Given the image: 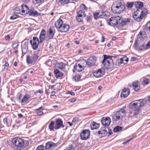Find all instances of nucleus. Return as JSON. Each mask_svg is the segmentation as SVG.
I'll return each mask as SVG.
<instances>
[{
  "instance_id": "1",
  "label": "nucleus",
  "mask_w": 150,
  "mask_h": 150,
  "mask_svg": "<svg viewBox=\"0 0 150 150\" xmlns=\"http://www.w3.org/2000/svg\"><path fill=\"white\" fill-rule=\"evenodd\" d=\"M147 10L145 8L143 9H137L134 12L132 17L136 21H140L147 14Z\"/></svg>"
},
{
  "instance_id": "2",
  "label": "nucleus",
  "mask_w": 150,
  "mask_h": 150,
  "mask_svg": "<svg viewBox=\"0 0 150 150\" xmlns=\"http://www.w3.org/2000/svg\"><path fill=\"white\" fill-rule=\"evenodd\" d=\"M103 56L104 59L102 63L105 68L107 69L112 68L114 66V63L112 58L113 57L107 55H104Z\"/></svg>"
},
{
  "instance_id": "3",
  "label": "nucleus",
  "mask_w": 150,
  "mask_h": 150,
  "mask_svg": "<svg viewBox=\"0 0 150 150\" xmlns=\"http://www.w3.org/2000/svg\"><path fill=\"white\" fill-rule=\"evenodd\" d=\"M125 8V4L122 0H118L116 2V6L112 8V10L114 13H120L123 11Z\"/></svg>"
},
{
  "instance_id": "4",
  "label": "nucleus",
  "mask_w": 150,
  "mask_h": 150,
  "mask_svg": "<svg viewBox=\"0 0 150 150\" xmlns=\"http://www.w3.org/2000/svg\"><path fill=\"white\" fill-rule=\"evenodd\" d=\"M146 103V100L145 99L137 100L132 102L130 104L129 107L131 109L135 108H139L141 106H144Z\"/></svg>"
},
{
  "instance_id": "5",
  "label": "nucleus",
  "mask_w": 150,
  "mask_h": 150,
  "mask_svg": "<svg viewBox=\"0 0 150 150\" xmlns=\"http://www.w3.org/2000/svg\"><path fill=\"white\" fill-rule=\"evenodd\" d=\"M12 142L14 145L13 146L14 150H21V147L23 145V140L19 138H15L12 140Z\"/></svg>"
},
{
  "instance_id": "6",
  "label": "nucleus",
  "mask_w": 150,
  "mask_h": 150,
  "mask_svg": "<svg viewBox=\"0 0 150 150\" xmlns=\"http://www.w3.org/2000/svg\"><path fill=\"white\" fill-rule=\"evenodd\" d=\"M125 111L123 109H120L119 111H117L113 117L114 121H117L125 115Z\"/></svg>"
},
{
  "instance_id": "7",
  "label": "nucleus",
  "mask_w": 150,
  "mask_h": 150,
  "mask_svg": "<svg viewBox=\"0 0 150 150\" xmlns=\"http://www.w3.org/2000/svg\"><path fill=\"white\" fill-rule=\"evenodd\" d=\"M96 61V57L95 56H93L89 58L87 61L84 60L83 61L86 65L87 64L90 66H93L95 65Z\"/></svg>"
},
{
  "instance_id": "8",
  "label": "nucleus",
  "mask_w": 150,
  "mask_h": 150,
  "mask_svg": "<svg viewBox=\"0 0 150 150\" xmlns=\"http://www.w3.org/2000/svg\"><path fill=\"white\" fill-rule=\"evenodd\" d=\"M63 122H51L49 126V127L51 131L53 130L54 129H58L61 126L63 127L64 126L62 124Z\"/></svg>"
},
{
  "instance_id": "9",
  "label": "nucleus",
  "mask_w": 150,
  "mask_h": 150,
  "mask_svg": "<svg viewBox=\"0 0 150 150\" xmlns=\"http://www.w3.org/2000/svg\"><path fill=\"white\" fill-rule=\"evenodd\" d=\"M30 43L33 49L35 50L39 44V39L37 37H34L33 39L30 40Z\"/></svg>"
},
{
  "instance_id": "10",
  "label": "nucleus",
  "mask_w": 150,
  "mask_h": 150,
  "mask_svg": "<svg viewBox=\"0 0 150 150\" xmlns=\"http://www.w3.org/2000/svg\"><path fill=\"white\" fill-rule=\"evenodd\" d=\"M90 131L88 129L83 130L81 134V139L85 140L88 138L90 135Z\"/></svg>"
},
{
  "instance_id": "11",
  "label": "nucleus",
  "mask_w": 150,
  "mask_h": 150,
  "mask_svg": "<svg viewBox=\"0 0 150 150\" xmlns=\"http://www.w3.org/2000/svg\"><path fill=\"white\" fill-rule=\"evenodd\" d=\"M69 26L66 23L63 24L58 31L62 33L66 32L69 30Z\"/></svg>"
},
{
  "instance_id": "12",
  "label": "nucleus",
  "mask_w": 150,
  "mask_h": 150,
  "mask_svg": "<svg viewBox=\"0 0 150 150\" xmlns=\"http://www.w3.org/2000/svg\"><path fill=\"white\" fill-rule=\"evenodd\" d=\"M104 74V72L100 69H98L93 73L94 76L97 78L102 76Z\"/></svg>"
},
{
  "instance_id": "13",
  "label": "nucleus",
  "mask_w": 150,
  "mask_h": 150,
  "mask_svg": "<svg viewBox=\"0 0 150 150\" xmlns=\"http://www.w3.org/2000/svg\"><path fill=\"white\" fill-rule=\"evenodd\" d=\"M21 8L22 15H24L28 14L29 11V8L27 5L23 4L21 5Z\"/></svg>"
},
{
  "instance_id": "14",
  "label": "nucleus",
  "mask_w": 150,
  "mask_h": 150,
  "mask_svg": "<svg viewBox=\"0 0 150 150\" xmlns=\"http://www.w3.org/2000/svg\"><path fill=\"white\" fill-rule=\"evenodd\" d=\"M49 38L50 39H52L53 37L55 32V30L54 27L53 26H52L49 29Z\"/></svg>"
},
{
  "instance_id": "15",
  "label": "nucleus",
  "mask_w": 150,
  "mask_h": 150,
  "mask_svg": "<svg viewBox=\"0 0 150 150\" xmlns=\"http://www.w3.org/2000/svg\"><path fill=\"white\" fill-rule=\"evenodd\" d=\"M107 21L108 24L111 26H114L117 25L115 17L111 18Z\"/></svg>"
},
{
  "instance_id": "16",
  "label": "nucleus",
  "mask_w": 150,
  "mask_h": 150,
  "mask_svg": "<svg viewBox=\"0 0 150 150\" xmlns=\"http://www.w3.org/2000/svg\"><path fill=\"white\" fill-rule=\"evenodd\" d=\"M129 88H125L123 89L121 95V97L125 98L129 95Z\"/></svg>"
},
{
  "instance_id": "17",
  "label": "nucleus",
  "mask_w": 150,
  "mask_h": 150,
  "mask_svg": "<svg viewBox=\"0 0 150 150\" xmlns=\"http://www.w3.org/2000/svg\"><path fill=\"white\" fill-rule=\"evenodd\" d=\"M28 14L30 16H38L39 15H40L33 8H32L30 10H29Z\"/></svg>"
},
{
  "instance_id": "18",
  "label": "nucleus",
  "mask_w": 150,
  "mask_h": 150,
  "mask_svg": "<svg viewBox=\"0 0 150 150\" xmlns=\"http://www.w3.org/2000/svg\"><path fill=\"white\" fill-rule=\"evenodd\" d=\"M46 33V31L45 30H42L39 37L40 42H42L45 39Z\"/></svg>"
},
{
  "instance_id": "19",
  "label": "nucleus",
  "mask_w": 150,
  "mask_h": 150,
  "mask_svg": "<svg viewBox=\"0 0 150 150\" xmlns=\"http://www.w3.org/2000/svg\"><path fill=\"white\" fill-rule=\"evenodd\" d=\"M55 146V144L52 142H48L46 144L45 149L47 150H50Z\"/></svg>"
},
{
  "instance_id": "20",
  "label": "nucleus",
  "mask_w": 150,
  "mask_h": 150,
  "mask_svg": "<svg viewBox=\"0 0 150 150\" xmlns=\"http://www.w3.org/2000/svg\"><path fill=\"white\" fill-rule=\"evenodd\" d=\"M63 24L62 21L60 19H59L55 23V25L57 30H58Z\"/></svg>"
},
{
  "instance_id": "21",
  "label": "nucleus",
  "mask_w": 150,
  "mask_h": 150,
  "mask_svg": "<svg viewBox=\"0 0 150 150\" xmlns=\"http://www.w3.org/2000/svg\"><path fill=\"white\" fill-rule=\"evenodd\" d=\"M74 69L77 71L80 72L84 69L83 67L79 64H76L74 67Z\"/></svg>"
},
{
  "instance_id": "22",
  "label": "nucleus",
  "mask_w": 150,
  "mask_h": 150,
  "mask_svg": "<svg viewBox=\"0 0 150 150\" xmlns=\"http://www.w3.org/2000/svg\"><path fill=\"white\" fill-rule=\"evenodd\" d=\"M100 17L102 18H106L110 15V13L107 11L100 12Z\"/></svg>"
},
{
  "instance_id": "23",
  "label": "nucleus",
  "mask_w": 150,
  "mask_h": 150,
  "mask_svg": "<svg viewBox=\"0 0 150 150\" xmlns=\"http://www.w3.org/2000/svg\"><path fill=\"white\" fill-rule=\"evenodd\" d=\"M150 48V41H149L146 45H142L139 47V50H142L144 49H147Z\"/></svg>"
},
{
  "instance_id": "24",
  "label": "nucleus",
  "mask_w": 150,
  "mask_h": 150,
  "mask_svg": "<svg viewBox=\"0 0 150 150\" xmlns=\"http://www.w3.org/2000/svg\"><path fill=\"white\" fill-rule=\"evenodd\" d=\"M98 134H101L102 136H105L107 134V131L104 128H101L98 132Z\"/></svg>"
},
{
  "instance_id": "25",
  "label": "nucleus",
  "mask_w": 150,
  "mask_h": 150,
  "mask_svg": "<svg viewBox=\"0 0 150 150\" xmlns=\"http://www.w3.org/2000/svg\"><path fill=\"white\" fill-rule=\"evenodd\" d=\"M100 124L96 122H91L90 126L92 129H96L100 127Z\"/></svg>"
},
{
  "instance_id": "26",
  "label": "nucleus",
  "mask_w": 150,
  "mask_h": 150,
  "mask_svg": "<svg viewBox=\"0 0 150 150\" xmlns=\"http://www.w3.org/2000/svg\"><path fill=\"white\" fill-rule=\"evenodd\" d=\"M54 74L56 78L62 77L63 76L62 73L59 71L57 69H56L54 70Z\"/></svg>"
},
{
  "instance_id": "27",
  "label": "nucleus",
  "mask_w": 150,
  "mask_h": 150,
  "mask_svg": "<svg viewBox=\"0 0 150 150\" xmlns=\"http://www.w3.org/2000/svg\"><path fill=\"white\" fill-rule=\"evenodd\" d=\"M143 4L142 2H135L134 3V6L137 8V9H142L141 8L143 6Z\"/></svg>"
},
{
  "instance_id": "28",
  "label": "nucleus",
  "mask_w": 150,
  "mask_h": 150,
  "mask_svg": "<svg viewBox=\"0 0 150 150\" xmlns=\"http://www.w3.org/2000/svg\"><path fill=\"white\" fill-rule=\"evenodd\" d=\"M132 85L135 91H138L139 90L140 87L137 81L133 82L132 83Z\"/></svg>"
},
{
  "instance_id": "29",
  "label": "nucleus",
  "mask_w": 150,
  "mask_h": 150,
  "mask_svg": "<svg viewBox=\"0 0 150 150\" xmlns=\"http://www.w3.org/2000/svg\"><path fill=\"white\" fill-rule=\"evenodd\" d=\"M30 98V96L29 95H25L21 101L22 103H26Z\"/></svg>"
},
{
  "instance_id": "30",
  "label": "nucleus",
  "mask_w": 150,
  "mask_h": 150,
  "mask_svg": "<svg viewBox=\"0 0 150 150\" xmlns=\"http://www.w3.org/2000/svg\"><path fill=\"white\" fill-rule=\"evenodd\" d=\"M77 15L81 17H84L86 15L83 10H80L77 12Z\"/></svg>"
},
{
  "instance_id": "31",
  "label": "nucleus",
  "mask_w": 150,
  "mask_h": 150,
  "mask_svg": "<svg viewBox=\"0 0 150 150\" xmlns=\"http://www.w3.org/2000/svg\"><path fill=\"white\" fill-rule=\"evenodd\" d=\"M117 24L121 25L123 20V18L120 16H115Z\"/></svg>"
},
{
  "instance_id": "32",
  "label": "nucleus",
  "mask_w": 150,
  "mask_h": 150,
  "mask_svg": "<svg viewBox=\"0 0 150 150\" xmlns=\"http://www.w3.org/2000/svg\"><path fill=\"white\" fill-rule=\"evenodd\" d=\"M130 19L129 18L125 19L124 20H123V19L121 25L123 26L127 24L130 22Z\"/></svg>"
},
{
  "instance_id": "33",
  "label": "nucleus",
  "mask_w": 150,
  "mask_h": 150,
  "mask_svg": "<svg viewBox=\"0 0 150 150\" xmlns=\"http://www.w3.org/2000/svg\"><path fill=\"white\" fill-rule=\"evenodd\" d=\"M26 61L27 63L28 64H32L34 62L32 58H31L29 56H27L26 58Z\"/></svg>"
},
{
  "instance_id": "34",
  "label": "nucleus",
  "mask_w": 150,
  "mask_h": 150,
  "mask_svg": "<svg viewBox=\"0 0 150 150\" xmlns=\"http://www.w3.org/2000/svg\"><path fill=\"white\" fill-rule=\"evenodd\" d=\"M111 122V119L109 117H103L101 119V122Z\"/></svg>"
},
{
  "instance_id": "35",
  "label": "nucleus",
  "mask_w": 150,
  "mask_h": 150,
  "mask_svg": "<svg viewBox=\"0 0 150 150\" xmlns=\"http://www.w3.org/2000/svg\"><path fill=\"white\" fill-rule=\"evenodd\" d=\"M122 127L117 126L115 127L113 129V131L114 132H117L120 131L122 129Z\"/></svg>"
},
{
  "instance_id": "36",
  "label": "nucleus",
  "mask_w": 150,
  "mask_h": 150,
  "mask_svg": "<svg viewBox=\"0 0 150 150\" xmlns=\"http://www.w3.org/2000/svg\"><path fill=\"white\" fill-rule=\"evenodd\" d=\"M21 6L19 7H16L15 9V12L17 14H22V11L21 9Z\"/></svg>"
},
{
  "instance_id": "37",
  "label": "nucleus",
  "mask_w": 150,
  "mask_h": 150,
  "mask_svg": "<svg viewBox=\"0 0 150 150\" xmlns=\"http://www.w3.org/2000/svg\"><path fill=\"white\" fill-rule=\"evenodd\" d=\"M122 63H124V62H122V60L121 58L119 59L116 60L115 62V64L117 66H119Z\"/></svg>"
},
{
  "instance_id": "38",
  "label": "nucleus",
  "mask_w": 150,
  "mask_h": 150,
  "mask_svg": "<svg viewBox=\"0 0 150 150\" xmlns=\"http://www.w3.org/2000/svg\"><path fill=\"white\" fill-rule=\"evenodd\" d=\"M149 79L145 78L143 79L142 84L143 85H145L148 84L149 83Z\"/></svg>"
},
{
  "instance_id": "39",
  "label": "nucleus",
  "mask_w": 150,
  "mask_h": 150,
  "mask_svg": "<svg viewBox=\"0 0 150 150\" xmlns=\"http://www.w3.org/2000/svg\"><path fill=\"white\" fill-rule=\"evenodd\" d=\"M65 66L66 65L64 63L62 62H60L58 68L61 70H63L65 68Z\"/></svg>"
},
{
  "instance_id": "40",
  "label": "nucleus",
  "mask_w": 150,
  "mask_h": 150,
  "mask_svg": "<svg viewBox=\"0 0 150 150\" xmlns=\"http://www.w3.org/2000/svg\"><path fill=\"white\" fill-rule=\"evenodd\" d=\"M100 12L96 13L93 14V16L94 18L96 20L98 19V18H101L100 17Z\"/></svg>"
},
{
  "instance_id": "41",
  "label": "nucleus",
  "mask_w": 150,
  "mask_h": 150,
  "mask_svg": "<svg viewBox=\"0 0 150 150\" xmlns=\"http://www.w3.org/2000/svg\"><path fill=\"white\" fill-rule=\"evenodd\" d=\"M134 2H128L127 3V6L128 8H131L134 5Z\"/></svg>"
},
{
  "instance_id": "42",
  "label": "nucleus",
  "mask_w": 150,
  "mask_h": 150,
  "mask_svg": "<svg viewBox=\"0 0 150 150\" xmlns=\"http://www.w3.org/2000/svg\"><path fill=\"white\" fill-rule=\"evenodd\" d=\"M28 44L26 41H24L23 42L22 45V48L27 49L28 48Z\"/></svg>"
},
{
  "instance_id": "43",
  "label": "nucleus",
  "mask_w": 150,
  "mask_h": 150,
  "mask_svg": "<svg viewBox=\"0 0 150 150\" xmlns=\"http://www.w3.org/2000/svg\"><path fill=\"white\" fill-rule=\"evenodd\" d=\"M18 46V43L17 41H15L13 42L12 45V47L13 48H15Z\"/></svg>"
},
{
  "instance_id": "44",
  "label": "nucleus",
  "mask_w": 150,
  "mask_h": 150,
  "mask_svg": "<svg viewBox=\"0 0 150 150\" xmlns=\"http://www.w3.org/2000/svg\"><path fill=\"white\" fill-rule=\"evenodd\" d=\"M38 57V55L36 53H34L32 58L35 62L37 59Z\"/></svg>"
},
{
  "instance_id": "45",
  "label": "nucleus",
  "mask_w": 150,
  "mask_h": 150,
  "mask_svg": "<svg viewBox=\"0 0 150 150\" xmlns=\"http://www.w3.org/2000/svg\"><path fill=\"white\" fill-rule=\"evenodd\" d=\"M81 78V76L79 75H76L74 77V79L76 81H79Z\"/></svg>"
},
{
  "instance_id": "46",
  "label": "nucleus",
  "mask_w": 150,
  "mask_h": 150,
  "mask_svg": "<svg viewBox=\"0 0 150 150\" xmlns=\"http://www.w3.org/2000/svg\"><path fill=\"white\" fill-rule=\"evenodd\" d=\"M71 0H60L59 1L62 4H67Z\"/></svg>"
},
{
  "instance_id": "47",
  "label": "nucleus",
  "mask_w": 150,
  "mask_h": 150,
  "mask_svg": "<svg viewBox=\"0 0 150 150\" xmlns=\"http://www.w3.org/2000/svg\"><path fill=\"white\" fill-rule=\"evenodd\" d=\"M146 28L147 30L150 31V21L147 23L146 25Z\"/></svg>"
},
{
  "instance_id": "48",
  "label": "nucleus",
  "mask_w": 150,
  "mask_h": 150,
  "mask_svg": "<svg viewBox=\"0 0 150 150\" xmlns=\"http://www.w3.org/2000/svg\"><path fill=\"white\" fill-rule=\"evenodd\" d=\"M82 17H81L79 16H78L77 15V16L76 17V20L79 22H80L82 21Z\"/></svg>"
},
{
  "instance_id": "49",
  "label": "nucleus",
  "mask_w": 150,
  "mask_h": 150,
  "mask_svg": "<svg viewBox=\"0 0 150 150\" xmlns=\"http://www.w3.org/2000/svg\"><path fill=\"white\" fill-rule=\"evenodd\" d=\"M140 112V111L139 108L137 109L136 110H135L134 112V115L139 114Z\"/></svg>"
},
{
  "instance_id": "50",
  "label": "nucleus",
  "mask_w": 150,
  "mask_h": 150,
  "mask_svg": "<svg viewBox=\"0 0 150 150\" xmlns=\"http://www.w3.org/2000/svg\"><path fill=\"white\" fill-rule=\"evenodd\" d=\"M121 59L122 61V62H123V61H126V63H125V64H126L129 61L127 57H123L121 58Z\"/></svg>"
},
{
  "instance_id": "51",
  "label": "nucleus",
  "mask_w": 150,
  "mask_h": 150,
  "mask_svg": "<svg viewBox=\"0 0 150 150\" xmlns=\"http://www.w3.org/2000/svg\"><path fill=\"white\" fill-rule=\"evenodd\" d=\"M81 120L78 117H76L74 118L72 121V122H76L77 121H80Z\"/></svg>"
},
{
  "instance_id": "52",
  "label": "nucleus",
  "mask_w": 150,
  "mask_h": 150,
  "mask_svg": "<svg viewBox=\"0 0 150 150\" xmlns=\"http://www.w3.org/2000/svg\"><path fill=\"white\" fill-rule=\"evenodd\" d=\"M36 150H44L43 146L42 145H40L38 146Z\"/></svg>"
},
{
  "instance_id": "53",
  "label": "nucleus",
  "mask_w": 150,
  "mask_h": 150,
  "mask_svg": "<svg viewBox=\"0 0 150 150\" xmlns=\"http://www.w3.org/2000/svg\"><path fill=\"white\" fill-rule=\"evenodd\" d=\"M66 93L67 94H69L71 95L72 96H74L75 95V93L74 92H72L71 91H68Z\"/></svg>"
},
{
  "instance_id": "54",
  "label": "nucleus",
  "mask_w": 150,
  "mask_h": 150,
  "mask_svg": "<svg viewBox=\"0 0 150 150\" xmlns=\"http://www.w3.org/2000/svg\"><path fill=\"white\" fill-rule=\"evenodd\" d=\"M102 124L105 126H107L110 125V122H101Z\"/></svg>"
},
{
  "instance_id": "55",
  "label": "nucleus",
  "mask_w": 150,
  "mask_h": 150,
  "mask_svg": "<svg viewBox=\"0 0 150 150\" xmlns=\"http://www.w3.org/2000/svg\"><path fill=\"white\" fill-rule=\"evenodd\" d=\"M17 16H18L17 15H14L11 16L10 18V19L12 20H14L18 17Z\"/></svg>"
},
{
  "instance_id": "56",
  "label": "nucleus",
  "mask_w": 150,
  "mask_h": 150,
  "mask_svg": "<svg viewBox=\"0 0 150 150\" xmlns=\"http://www.w3.org/2000/svg\"><path fill=\"white\" fill-rule=\"evenodd\" d=\"M17 96H18V97H17V98L18 100H21V99L22 95L21 93H18L17 94Z\"/></svg>"
},
{
  "instance_id": "57",
  "label": "nucleus",
  "mask_w": 150,
  "mask_h": 150,
  "mask_svg": "<svg viewBox=\"0 0 150 150\" xmlns=\"http://www.w3.org/2000/svg\"><path fill=\"white\" fill-rule=\"evenodd\" d=\"M74 149L73 148V146L71 145V146L67 148L66 149L64 150H74Z\"/></svg>"
},
{
  "instance_id": "58",
  "label": "nucleus",
  "mask_w": 150,
  "mask_h": 150,
  "mask_svg": "<svg viewBox=\"0 0 150 150\" xmlns=\"http://www.w3.org/2000/svg\"><path fill=\"white\" fill-rule=\"evenodd\" d=\"M76 100V99L74 98L70 99L69 100V101L71 103H74L75 102Z\"/></svg>"
},
{
  "instance_id": "59",
  "label": "nucleus",
  "mask_w": 150,
  "mask_h": 150,
  "mask_svg": "<svg viewBox=\"0 0 150 150\" xmlns=\"http://www.w3.org/2000/svg\"><path fill=\"white\" fill-rule=\"evenodd\" d=\"M43 114V112L42 111H40L37 112V115H40Z\"/></svg>"
},
{
  "instance_id": "60",
  "label": "nucleus",
  "mask_w": 150,
  "mask_h": 150,
  "mask_svg": "<svg viewBox=\"0 0 150 150\" xmlns=\"http://www.w3.org/2000/svg\"><path fill=\"white\" fill-rule=\"evenodd\" d=\"M132 139V138H131L128 140H126V141L124 142L123 143V144H126L127 143H128Z\"/></svg>"
},
{
  "instance_id": "61",
  "label": "nucleus",
  "mask_w": 150,
  "mask_h": 150,
  "mask_svg": "<svg viewBox=\"0 0 150 150\" xmlns=\"http://www.w3.org/2000/svg\"><path fill=\"white\" fill-rule=\"evenodd\" d=\"M81 7H83V8H84V9H85L86 10H87V8L84 4H82L81 5Z\"/></svg>"
},
{
  "instance_id": "62",
  "label": "nucleus",
  "mask_w": 150,
  "mask_h": 150,
  "mask_svg": "<svg viewBox=\"0 0 150 150\" xmlns=\"http://www.w3.org/2000/svg\"><path fill=\"white\" fill-rule=\"evenodd\" d=\"M9 66V64L8 63L6 62L4 64V67H6V68H8Z\"/></svg>"
},
{
  "instance_id": "63",
  "label": "nucleus",
  "mask_w": 150,
  "mask_h": 150,
  "mask_svg": "<svg viewBox=\"0 0 150 150\" xmlns=\"http://www.w3.org/2000/svg\"><path fill=\"white\" fill-rule=\"evenodd\" d=\"M63 122L62 120H61V119L58 118L56 120V122Z\"/></svg>"
},
{
  "instance_id": "64",
  "label": "nucleus",
  "mask_w": 150,
  "mask_h": 150,
  "mask_svg": "<svg viewBox=\"0 0 150 150\" xmlns=\"http://www.w3.org/2000/svg\"><path fill=\"white\" fill-rule=\"evenodd\" d=\"M105 6L104 5H103L100 6L102 10H104L105 8Z\"/></svg>"
}]
</instances>
